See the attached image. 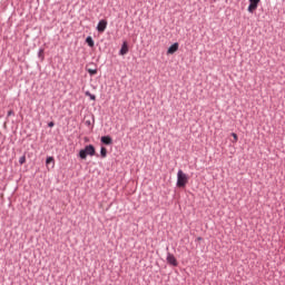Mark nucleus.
<instances>
[{"instance_id":"nucleus-13","label":"nucleus","mask_w":285,"mask_h":285,"mask_svg":"<svg viewBox=\"0 0 285 285\" xmlns=\"http://www.w3.org/2000/svg\"><path fill=\"white\" fill-rule=\"evenodd\" d=\"M19 164L20 166H23V164H26V156L19 158Z\"/></svg>"},{"instance_id":"nucleus-12","label":"nucleus","mask_w":285,"mask_h":285,"mask_svg":"<svg viewBox=\"0 0 285 285\" xmlns=\"http://www.w3.org/2000/svg\"><path fill=\"white\" fill-rule=\"evenodd\" d=\"M86 96H87V97H90V99H91L92 101H95V100L97 99V97H96L95 95L90 94L89 91L86 92Z\"/></svg>"},{"instance_id":"nucleus-9","label":"nucleus","mask_w":285,"mask_h":285,"mask_svg":"<svg viewBox=\"0 0 285 285\" xmlns=\"http://www.w3.org/2000/svg\"><path fill=\"white\" fill-rule=\"evenodd\" d=\"M86 43H88L89 48H95V40H92V37H87Z\"/></svg>"},{"instance_id":"nucleus-15","label":"nucleus","mask_w":285,"mask_h":285,"mask_svg":"<svg viewBox=\"0 0 285 285\" xmlns=\"http://www.w3.org/2000/svg\"><path fill=\"white\" fill-rule=\"evenodd\" d=\"M89 75H97V69H88Z\"/></svg>"},{"instance_id":"nucleus-4","label":"nucleus","mask_w":285,"mask_h":285,"mask_svg":"<svg viewBox=\"0 0 285 285\" xmlns=\"http://www.w3.org/2000/svg\"><path fill=\"white\" fill-rule=\"evenodd\" d=\"M261 0H249V6H248V12H254L257 10V6H259Z\"/></svg>"},{"instance_id":"nucleus-8","label":"nucleus","mask_w":285,"mask_h":285,"mask_svg":"<svg viewBox=\"0 0 285 285\" xmlns=\"http://www.w3.org/2000/svg\"><path fill=\"white\" fill-rule=\"evenodd\" d=\"M119 55H121V56L128 55V43L127 42L122 43Z\"/></svg>"},{"instance_id":"nucleus-6","label":"nucleus","mask_w":285,"mask_h":285,"mask_svg":"<svg viewBox=\"0 0 285 285\" xmlns=\"http://www.w3.org/2000/svg\"><path fill=\"white\" fill-rule=\"evenodd\" d=\"M167 263H169L170 266H177V258H175V255L168 253L167 254Z\"/></svg>"},{"instance_id":"nucleus-5","label":"nucleus","mask_w":285,"mask_h":285,"mask_svg":"<svg viewBox=\"0 0 285 285\" xmlns=\"http://www.w3.org/2000/svg\"><path fill=\"white\" fill-rule=\"evenodd\" d=\"M178 50H179V43L175 42L168 48L167 55H175V52H177Z\"/></svg>"},{"instance_id":"nucleus-3","label":"nucleus","mask_w":285,"mask_h":285,"mask_svg":"<svg viewBox=\"0 0 285 285\" xmlns=\"http://www.w3.org/2000/svg\"><path fill=\"white\" fill-rule=\"evenodd\" d=\"M106 28H108V20H100L97 24L98 32H106Z\"/></svg>"},{"instance_id":"nucleus-2","label":"nucleus","mask_w":285,"mask_h":285,"mask_svg":"<svg viewBox=\"0 0 285 285\" xmlns=\"http://www.w3.org/2000/svg\"><path fill=\"white\" fill-rule=\"evenodd\" d=\"M95 146L88 145L85 147V149H81L79 151V157L80 159H86L89 155V157H95Z\"/></svg>"},{"instance_id":"nucleus-1","label":"nucleus","mask_w":285,"mask_h":285,"mask_svg":"<svg viewBox=\"0 0 285 285\" xmlns=\"http://www.w3.org/2000/svg\"><path fill=\"white\" fill-rule=\"evenodd\" d=\"M186 184H188V175L184 173V170H178L177 173V187L186 188Z\"/></svg>"},{"instance_id":"nucleus-17","label":"nucleus","mask_w":285,"mask_h":285,"mask_svg":"<svg viewBox=\"0 0 285 285\" xmlns=\"http://www.w3.org/2000/svg\"><path fill=\"white\" fill-rule=\"evenodd\" d=\"M11 115H14V111L9 110V111H8V117H11Z\"/></svg>"},{"instance_id":"nucleus-7","label":"nucleus","mask_w":285,"mask_h":285,"mask_svg":"<svg viewBox=\"0 0 285 285\" xmlns=\"http://www.w3.org/2000/svg\"><path fill=\"white\" fill-rule=\"evenodd\" d=\"M101 144H105V146H111L112 138L110 136H102L100 138Z\"/></svg>"},{"instance_id":"nucleus-18","label":"nucleus","mask_w":285,"mask_h":285,"mask_svg":"<svg viewBox=\"0 0 285 285\" xmlns=\"http://www.w3.org/2000/svg\"><path fill=\"white\" fill-rule=\"evenodd\" d=\"M48 126H49V128H53L55 127V122L51 121V122L48 124Z\"/></svg>"},{"instance_id":"nucleus-11","label":"nucleus","mask_w":285,"mask_h":285,"mask_svg":"<svg viewBox=\"0 0 285 285\" xmlns=\"http://www.w3.org/2000/svg\"><path fill=\"white\" fill-rule=\"evenodd\" d=\"M47 166H49V164H55V158L53 157H48L46 160Z\"/></svg>"},{"instance_id":"nucleus-16","label":"nucleus","mask_w":285,"mask_h":285,"mask_svg":"<svg viewBox=\"0 0 285 285\" xmlns=\"http://www.w3.org/2000/svg\"><path fill=\"white\" fill-rule=\"evenodd\" d=\"M38 57H39L40 59H43V49H40V50H39Z\"/></svg>"},{"instance_id":"nucleus-10","label":"nucleus","mask_w":285,"mask_h":285,"mask_svg":"<svg viewBox=\"0 0 285 285\" xmlns=\"http://www.w3.org/2000/svg\"><path fill=\"white\" fill-rule=\"evenodd\" d=\"M100 155L102 158H106V156L108 155V149H106V147H101Z\"/></svg>"},{"instance_id":"nucleus-14","label":"nucleus","mask_w":285,"mask_h":285,"mask_svg":"<svg viewBox=\"0 0 285 285\" xmlns=\"http://www.w3.org/2000/svg\"><path fill=\"white\" fill-rule=\"evenodd\" d=\"M232 137L234 138L233 144H237V139H238L237 134L233 132Z\"/></svg>"}]
</instances>
